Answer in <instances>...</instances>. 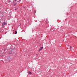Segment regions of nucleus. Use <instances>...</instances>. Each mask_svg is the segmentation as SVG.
<instances>
[{
	"mask_svg": "<svg viewBox=\"0 0 77 77\" xmlns=\"http://www.w3.org/2000/svg\"><path fill=\"white\" fill-rule=\"evenodd\" d=\"M28 74H30V75L32 74V73H31V72H28Z\"/></svg>",
	"mask_w": 77,
	"mask_h": 77,
	"instance_id": "obj_4",
	"label": "nucleus"
},
{
	"mask_svg": "<svg viewBox=\"0 0 77 77\" xmlns=\"http://www.w3.org/2000/svg\"><path fill=\"white\" fill-rule=\"evenodd\" d=\"M21 0H19V1H18V2H21Z\"/></svg>",
	"mask_w": 77,
	"mask_h": 77,
	"instance_id": "obj_11",
	"label": "nucleus"
},
{
	"mask_svg": "<svg viewBox=\"0 0 77 77\" xmlns=\"http://www.w3.org/2000/svg\"><path fill=\"white\" fill-rule=\"evenodd\" d=\"M70 48H72V46H70Z\"/></svg>",
	"mask_w": 77,
	"mask_h": 77,
	"instance_id": "obj_10",
	"label": "nucleus"
},
{
	"mask_svg": "<svg viewBox=\"0 0 77 77\" xmlns=\"http://www.w3.org/2000/svg\"><path fill=\"white\" fill-rule=\"evenodd\" d=\"M23 9H26V7H23Z\"/></svg>",
	"mask_w": 77,
	"mask_h": 77,
	"instance_id": "obj_7",
	"label": "nucleus"
},
{
	"mask_svg": "<svg viewBox=\"0 0 77 77\" xmlns=\"http://www.w3.org/2000/svg\"><path fill=\"white\" fill-rule=\"evenodd\" d=\"M15 10H17V7L15 8Z\"/></svg>",
	"mask_w": 77,
	"mask_h": 77,
	"instance_id": "obj_8",
	"label": "nucleus"
},
{
	"mask_svg": "<svg viewBox=\"0 0 77 77\" xmlns=\"http://www.w3.org/2000/svg\"><path fill=\"white\" fill-rule=\"evenodd\" d=\"M8 2H9V3L11 2V0H9Z\"/></svg>",
	"mask_w": 77,
	"mask_h": 77,
	"instance_id": "obj_9",
	"label": "nucleus"
},
{
	"mask_svg": "<svg viewBox=\"0 0 77 77\" xmlns=\"http://www.w3.org/2000/svg\"><path fill=\"white\" fill-rule=\"evenodd\" d=\"M16 0H15L13 2V3H14V6H15L16 5H17V3L16 2Z\"/></svg>",
	"mask_w": 77,
	"mask_h": 77,
	"instance_id": "obj_1",
	"label": "nucleus"
},
{
	"mask_svg": "<svg viewBox=\"0 0 77 77\" xmlns=\"http://www.w3.org/2000/svg\"><path fill=\"white\" fill-rule=\"evenodd\" d=\"M17 31H15V34H17Z\"/></svg>",
	"mask_w": 77,
	"mask_h": 77,
	"instance_id": "obj_6",
	"label": "nucleus"
},
{
	"mask_svg": "<svg viewBox=\"0 0 77 77\" xmlns=\"http://www.w3.org/2000/svg\"><path fill=\"white\" fill-rule=\"evenodd\" d=\"M42 48H43L42 47H40V48H39V51H41V50H42Z\"/></svg>",
	"mask_w": 77,
	"mask_h": 77,
	"instance_id": "obj_3",
	"label": "nucleus"
},
{
	"mask_svg": "<svg viewBox=\"0 0 77 77\" xmlns=\"http://www.w3.org/2000/svg\"><path fill=\"white\" fill-rule=\"evenodd\" d=\"M5 24H7L6 23H5V22H4L2 24V26H3H3H4V25H5Z\"/></svg>",
	"mask_w": 77,
	"mask_h": 77,
	"instance_id": "obj_2",
	"label": "nucleus"
},
{
	"mask_svg": "<svg viewBox=\"0 0 77 77\" xmlns=\"http://www.w3.org/2000/svg\"><path fill=\"white\" fill-rule=\"evenodd\" d=\"M8 59H9V58H8V62H10V59H9L8 60Z\"/></svg>",
	"mask_w": 77,
	"mask_h": 77,
	"instance_id": "obj_5",
	"label": "nucleus"
}]
</instances>
